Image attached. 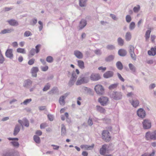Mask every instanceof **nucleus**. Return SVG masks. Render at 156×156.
Listing matches in <instances>:
<instances>
[{"instance_id": "obj_57", "label": "nucleus", "mask_w": 156, "mask_h": 156, "mask_svg": "<svg viewBox=\"0 0 156 156\" xmlns=\"http://www.w3.org/2000/svg\"><path fill=\"white\" fill-rule=\"evenodd\" d=\"M140 9V7L138 5V7H134L133 8V11L137 13L139 11Z\"/></svg>"}, {"instance_id": "obj_34", "label": "nucleus", "mask_w": 156, "mask_h": 156, "mask_svg": "<svg viewBox=\"0 0 156 156\" xmlns=\"http://www.w3.org/2000/svg\"><path fill=\"white\" fill-rule=\"evenodd\" d=\"M34 140L37 144H39L40 143L41 140L40 137L37 135H35L33 136Z\"/></svg>"}, {"instance_id": "obj_58", "label": "nucleus", "mask_w": 156, "mask_h": 156, "mask_svg": "<svg viewBox=\"0 0 156 156\" xmlns=\"http://www.w3.org/2000/svg\"><path fill=\"white\" fill-rule=\"evenodd\" d=\"M94 52L96 54L98 55H100L101 53V50L99 49L94 50Z\"/></svg>"}, {"instance_id": "obj_44", "label": "nucleus", "mask_w": 156, "mask_h": 156, "mask_svg": "<svg viewBox=\"0 0 156 156\" xmlns=\"http://www.w3.org/2000/svg\"><path fill=\"white\" fill-rule=\"evenodd\" d=\"M129 53L134 52V48L132 45H130L129 47Z\"/></svg>"}, {"instance_id": "obj_26", "label": "nucleus", "mask_w": 156, "mask_h": 156, "mask_svg": "<svg viewBox=\"0 0 156 156\" xmlns=\"http://www.w3.org/2000/svg\"><path fill=\"white\" fill-rule=\"evenodd\" d=\"M61 135L64 136L66 134V128L64 124H62L61 125Z\"/></svg>"}, {"instance_id": "obj_19", "label": "nucleus", "mask_w": 156, "mask_h": 156, "mask_svg": "<svg viewBox=\"0 0 156 156\" xmlns=\"http://www.w3.org/2000/svg\"><path fill=\"white\" fill-rule=\"evenodd\" d=\"M13 31L14 30L12 28L4 29L1 31L0 34H4L7 33H9Z\"/></svg>"}, {"instance_id": "obj_28", "label": "nucleus", "mask_w": 156, "mask_h": 156, "mask_svg": "<svg viewBox=\"0 0 156 156\" xmlns=\"http://www.w3.org/2000/svg\"><path fill=\"white\" fill-rule=\"evenodd\" d=\"M116 65L117 68L119 70H122L123 69V66L121 62H117L116 63Z\"/></svg>"}, {"instance_id": "obj_51", "label": "nucleus", "mask_w": 156, "mask_h": 156, "mask_svg": "<svg viewBox=\"0 0 156 156\" xmlns=\"http://www.w3.org/2000/svg\"><path fill=\"white\" fill-rule=\"evenodd\" d=\"M126 20L127 23H129L132 20L131 17L129 15H127L126 17Z\"/></svg>"}, {"instance_id": "obj_63", "label": "nucleus", "mask_w": 156, "mask_h": 156, "mask_svg": "<svg viewBox=\"0 0 156 156\" xmlns=\"http://www.w3.org/2000/svg\"><path fill=\"white\" fill-rule=\"evenodd\" d=\"M102 119L104 122L106 123H108L110 121V120L107 118H104Z\"/></svg>"}, {"instance_id": "obj_49", "label": "nucleus", "mask_w": 156, "mask_h": 156, "mask_svg": "<svg viewBox=\"0 0 156 156\" xmlns=\"http://www.w3.org/2000/svg\"><path fill=\"white\" fill-rule=\"evenodd\" d=\"M76 80H74V79L71 78L68 83L70 87H71L73 86Z\"/></svg>"}, {"instance_id": "obj_9", "label": "nucleus", "mask_w": 156, "mask_h": 156, "mask_svg": "<svg viewBox=\"0 0 156 156\" xmlns=\"http://www.w3.org/2000/svg\"><path fill=\"white\" fill-rule=\"evenodd\" d=\"M101 78L100 75L98 73H92L90 76V80L93 81H96L99 80Z\"/></svg>"}, {"instance_id": "obj_61", "label": "nucleus", "mask_w": 156, "mask_h": 156, "mask_svg": "<svg viewBox=\"0 0 156 156\" xmlns=\"http://www.w3.org/2000/svg\"><path fill=\"white\" fill-rule=\"evenodd\" d=\"M47 126L46 124L45 123H43L41 124L40 127L41 129H44L45 127Z\"/></svg>"}, {"instance_id": "obj_40", "label": "nucleus", "mask_w": 156, "mask_h": 156, "mask_svg": "<svg viewBox=\"0 0 156 156\" xmlns=\"http://www.w3.org/2000/svg\"><path fill=\"white\" fill-rule=\"evenodd\" d=\"M23 125L26 127L29 126V121L26 118L23 119Z\"/></svg>"}, {"instance_id": "obj_32", "label": "nucleus", "mask_w": 156, "mask_h": 156, "mask_svg": "<svg viewBox=\"0 0 156 156\" xmlns=\"http://www.w3.org/2000/svg\"><path fill=\"white\" fill-rule=\"evenodd\" d=\"M8 22L12 26L16 25L18 24L17 22L14 20H8Z\"/></svg>"}, {"instance_id": "obj_23", "label": "nucleus", "mask_w": 156, "mask_h": 156, "mask_svg": "<svg viewBox=\"0 0 156 156\" xmlns=\"http://www.w3.org/2000/svg\"><path fill=\"white\" fill-rule=\"evenodd\" d=\"M114 57L115 56L114 55H110L105 58V60L106 62H110L113 60L114 59Z\"/></svg>"}, {"instance_id": "obj_5", "label": "nucleus", "mask_w": 156, "mask_h": 156, "mask_svg": "<svg viewBox=\"0 0 156 156\" xmlns=\"http://www.w3.org/2000/svg\"><path fill=\"white\" fill-rule=\"evenodd\" d=\"M94 90L96 93L99 95H102L104 93V89L102 86L100 85H97L94 87Z\"/></svg>"}, {"instance_id": "obj_30", "label": "nucleus", "mask_w": 156, "mask_h": 156, "mask_svg": "<svg viewBox=\"0 0 156 156\" xmlns=\"http://www.w3.org/2000/svg\"><path fill=\"white\" fill-rule=\"evenodd\" d=\"M117 41L119 45L122 46L124 45V40L121 37H118Z\"/></svg>"}, {"instance_id": "obj_39", "label": "nucleus", "mask_w": 156, "mask_h": 156, "mask_svg": "<svg viewBox=\"0 0 156 156\" xmlns=\"http://www.w3.org/2000/svg\"><path fill=\"white\" fill-rule=\"evenodd\" d=\"M118 85V83H114L112 84L109 86L108 88L110 90L115 89L117 87Z\"/></svg>"}, {"instance_id": "obj_48", "label": "nucleus", "mask_w": 156, "mask_h": 156, "mask_svg": "<svg viewBox=\"0 0 156 156\" xmlns=\"http://www.w3.org/2000/svg\"><path fill=\"white\" fill-rule=\"evenodd\" d=\"M53 59L51 56H48L46 59V61L49 63H51L53 61Z\"/></svg>"}, {"instance_id": "obj_15", "label": "nucleus", "mask_w": 156, "mask_h": 156, "mask_svg": "<svg viewBox=\"0 0 156 156\" xmlns=\"http://www.w3.org/2000/svg\"><path fill=\"white\" fill-rule=\"evenodd\" d=\"M87 23V21L85 20L82 19L80 23L79 26V30L83 29L86 25Z\"/></svg>"}, {"instance_id": "obj_16", "label": "nucleus", "mask_w": 156, "mask_h": 156, "mask_svg": "<svg viewBox=\"0 0 156 156\" xmlns=\"http://www.w3.org/2000/svg\"><path fill=\"white\" fill-rule=\"evenodd\" d=\"M38 69L37 67H34L31 69L32 76L33 77H36L37 76V73L38 71Z\"/></svg>"}, {"instance_id": "obj_59", "label": "nucleus", "mask_w": 156, "mask_h": 156, "mask_svg": "<svg viewBox=\"0 0 156 156\" xmlns=\"http://www.w3.org/2000/svg\"><path fill=\"white\" fill-rule=\"evenodd\" d=\"M48 117L49 120L50 121H52L53 120V116L51 114H48Z\"/></svg>"}, {"instance_id": "obj_27", "label": "nucleus", "mask_w": 156, "mask_h": 156, "mask_svg": "<svg viewBox=\"0 0 156 156\" xmlns=\"http://www.w3.org/2000/svg\"><path fill=\"white\" fill-rule=\"evenodd\" d=\"M129 67L132 72L134 73L136 72V68L133 64L132 63H129Z\"/></svg>"}, {"instance_id": "obj_10", "label": "nucleus", "mask_w": 156, "mask_h": 156, "mask_svg": "<svg viewBox=\"0 0 156 156\" xmlns=\"http://www.w3.org/2000/svg\"><path fill=\"white\" fill-rule=\"evenodd\" d=\"M32 83V81L30 79H28L24 80L23 86L27 88H29Z\"/></svg>"}, {"instance_id": "obj_29", "label": "nucleus", "mask_w": 156, "mask_h": 156, "mask_svg": "<svg viewBox=\"0 0 156 156\" xmlns=\"http://www.w3.org/2000/svg\"><path fill=\"white\" fill-rule=\"evenodd\" d=\"M125 39L127 41L130 40L131 38V35L130 32H127L125 35Z\"/></svg>"}, {"instance_id": "obj_21", "label": "nucleus", "mask_w": 156, "mask_h": 156, "mask_svg": "<svg viewBox=\"0 0 156 156\" xmlns=\"http://www.w3.org/2000/svg\"><path fill=\"white\" fill-rule=\"evenodd\" d=\"M129 101L133 107L136 108L139 105V102L138 100H134L132 99L129 100Z\"/></svg>"}, {"instance_id": "obj_8", "label": "nucleus", "mask_w": 156, "mask_h": 156, "mask_svg": "<svg viewBox=\"0 0 156 156\" xmlns=\"http://www.w3.org/2000/svg\"><path fill=\"white\" fill-rule=\"evenodd\" d=\"M137 114L138 116L141 118H144L146 115L145 111L142 108H140L137 111Z\"/></svg>"}, {"instance_id": "obj_12", "label": "nucleus", "mask_w": 156, "mask_h": 156, "mask_svg": "<svg viewBox=\"0 0 156 156\" xmlns=\"http://www.w3.org/2000/svg\"><path fill=\"white\" fill-rule=\"evenodd\" d=\"M21 129V126L19 124H16L14 127L13 135L14 136H16L17 135L20 131Z\"/></svg>"}, {"instance_id": "obj_42", "label": "nucleus", "mask_w": 156, "mask_h": 156, "mask_svg": "<svg viewBox=\"0 0 156 156\" xmlns=\"http://www.w3.org/2000/svg\"><path fill=\"white\" fill-rule=\"evenodd\" d=\"M155 153V151L154 150L150 154L147 153H145L142 154L141 156H154Z\"/></svg>"}, {"instance_id": "obj_11", "label": "nucleus", "mask_w": 156, "mask_h": 156, "mask_svg": "<svg viewBox=\"0 0 156 156\" xmlns=\"http://www.w3.org/2000/svg\"><path fill=\"white\" fill-rule=\"evenodd\" d=\"M12 51V50L11 49H8L5 53L6 57L10 59H12L13 56Z\"/></svg>"}, {"instance_id": "obj_35", "label": "nucleus", "mask_w": 156, "mask_h": 156, "mask_svg": "<svg viewBox=\"0 0 156 156\" xmlns=\"http://www.w3.org/2000/svg\"><path fill=\"white\" fill-rule=\"evenodd\" d=\"M58 89L56 87H54L52 89L48 92L49 94H55L57 92H58Z\"/></svg>"}, {"instance_id": "obj_60", "label": "nucleus", "mask_w": 156, "mask_h": 156, "mask_svg": "<svg viewBox=\"0 0 156 156\" xmlns=\"http://www.w3.org/2000/svg\"><path fill=\"white\" fill-rule=\"evenodd\" d=\"M110 16L114 20H117L118 19V18L114 14H110Z\"/></svg>"}, {"instance_id": "obj_6", "label": "nucleus", "mask_w": 156, "mask_h": 156, "mask_svg": "<svg viewBox=\"0 0 156 156\" xmlns=\"http://www.w3.org/2000/svg\"><path fill=\"white\" fill-rule=\"evenodd\" d=\"M108 101V98L106 97L101 96L98 99V102L102 106H105L107 104Z\"/></svg>"}, {"instance_id": "obj_22", "label": "nucleus", "mask_w": 156, "mask_h": 156, "mask_svg": "<svg viewBox=\"0 0 156 156\" xmlns=\"http://www.w3.org/2000/svg\"><path fill=\"white\" fill-rule=\"evenodd\" d=\"M87 1L88 0H79V6L81 7H86Z\"/></svg>"}, {"instance_id": "obj_55", "label": "nucleus", "mask_w": 156, "mask_h": 156, "mask_svg": "<svg viewBox=\"0 0 156 156\" xmlns=\"http://www.w3.org/2000/svg\"><path fill=\"white\" fill-rule=\"evenodd\" d=\"M35 60L34 58H32L30 59L28 61V63L29 65H31L34 64V62Z\"/></svg>"}, {"instance_id": "obj_38", "label": "nucleus", "mask_w": 156, "mask_h": 156, "mask_svg": "<svg viewBox=\"0 0 156 156\" xmlns=\"http://www.w3.org/2000/svg\"><path fill=\"white\" fill-rule=\"evenodd\" d=\"M106 48L109 50H113L115 49V47L114 45L108 44L106 46Z\"/></svg>"}, {"instance_id": "obj_20", "label": "nucleus", "mask_w": 156, "mask_h": 156, "mask_svg": "<svg viewBox=\"0 0 156 156\" xmlns=\"http://www.w3.org/2000/svg\"><path fill=\"white\" fill-rule=\"evenodd\" d=\"M118 54L121 56L124 57L126 55L127 51L124 49H120L118 51Z\"/></svg>"}, {"instance_id": "obj_31", "label": "nucleus", "mask_w": 156, "mask_h": 156, "mask_svg": "<svg viewBox=\"0 0 156 156\" xmlns=\"http://www.w3.org/2000/svg\"><path fill=\"white\" fill-rule=\"evenodd\" d=\"M96 108L97 111L101 113H104L105 112V109L100 106L97 105L96 106Z\"/></svg>"}, {"instance_id": "obj_17", "label": "nucleus", "mask_w": 156, "mask_h": 156, "mask_svg": "<svg viewBox=\"0 0 156 156\" xmlns=\"http://www.w3.org/2000/svg\"><path fill=\"white\" fill-rule=\"evenodd\" d=\"M148 54L150 56H154L156 55V47L151 48V50L148 51Z\"/></svg>"}, {"instance_id": "obj_56", "label": "nucleus", "mask_w": 156, "mask_h": 156, "mask_svg": "<svg viewBox=\"0 0 156 156\" xmlns=\"http://www.w3.org/2000/svg\"><path fill=\"white\" fill-rule=\"evenodd\" d=\"M117 75L118 77L119 78V80H121L122 82H124V81L125 80L124 79L122 76L119 73H117Z\"/></svg>"}, {"instance_id": "obj_46", "label": "nucleus", "mask_w": 156, "mask_h": 156, "mask_svg": "<svg viewBox=\"0 0 156 156\" xmlns=\"http://www.w3.org/2000/svg\"><path fill=\"white\" fill-rule=\"evenodd\" d=\"M32 35V34L31 32L28 30L26 31L24 34V36L25 37H28Z\"/></svg>"}, {"instance_id": "obj_45", "label": "nucleus", "mask_w": 156, "mask_h": 156, "mask_svg": "<svg viewBox=\"0 0 156 156\" xmlns=\"http://www.w3.org/2000/svg\"><path fill=\"white\" fill-rule=\"evenodd\" d=\"M135 24L134 22H132L129 24V29L130 30H133L135 27Z\"/></svg>"}, {"instance_id": "obj_64", "label": "nucleus", "mask_w": 156, "mask_h": 156, "mask_svg": "<svg viewBox=\"0 0 156 156\" xmlns=\"http://www.w3.org/2000/svg\"><path fill=\"white\" fill-rule=\"evenodd\" d=\"M88 125L90 126H91L93 124V122L92 119L90 118H89L88 121Z\"/></svg>"}, {"instance_id": "obj_25", "label": "nucleus", "mask_w": 156, "mask_h": 156, "mask_svg": "<svg viewBox=\"0 0 156 156\" xmlns=\"http://www.w3.org/2000/svg\"><path fill=\"white\" fill-rule=\"evenodd\" d=\"M94 145L91 146H89L87 145H82L80 146V147L82 149H84L86 150H90V148H93Z\"/></svg>"}, {"instance_id": "obj_36", "label": "nucleus", "mask_w": 156, "mask_h": 156, "mask_svg": "<svg viewBox=\"0 0 156 156\" xmlns=\"http://www.w3.org/2000/svg\"><path fill=\"white\" fill-rule=\"evenodd\" d=\"M151 32V31L150 30H148L146 31L145 35V37L146 41L147 40L149 39Z\"/></svg>"}, {"instance_id": "obj_7", "label": "nucleus", "mask_w": 156, "mask_h": 156, "mask_svg": "<svg viewBox=\"0 0 156 156\" xmlns=\"http://www.w3.org/2000/svg\"><path fill=\"white\" fill-rule=\"evenodd\" d=\"M143 128L144 129H150L151 127V122L148 119H145L143 122Z\"/></svg>"}, {"instance_id": "obj_24", "label": "nucleus", "mask_w": 156, "mask_h": 156, "mask_svg": "<svg viewBox=\"0 0 156 156\" xmlns=\"http://www.w3.org/2000/svg\"><path fill=\"white\" fill-rule=\"evenodd\" d=\"M78 65L80 68L81 69H83L84 68L85 66L84 65V62L80 60H79L77 61Z\"/></svg>"}, {"instance_id": "obj_18", "label": "nucleus", "mask_w": 156, "mask_h": 156, "mask_svg": "<svg viewBox=\"0 0 156 156\" xmlns=\"http://www.w3.org/2000/svg\"><path fill=\"white\" fill-rule=\"evenodd\" d=\"M107 145L106 144H104L102 146L101 148L100 149V153L102 155H105L106 151Z\"/></svg>"}, {"instance_id": "obj_41", "label": "nucleus", "mask_w": 156, "mask_h": 156, "mask_svg": "<svg viewBox=\"0 0 156 156\" xmlns=\"http://www.w3.org/2000/svg\"><path fill=\"white\" fill-rule=\"evenodd\" d=\"M65 98H62L61 96L59 99V102L60 104L61 105H64L65 103Z\"/></svg>"}, {"instance_id": "obj_52", "label": "nucleus", "mask_w": 156, "mask_h": 156, "mask_svg": "<svg viewBox=\"0 0 156 156\" xmlns=\"http://www.w3.org/2000/svg\"><path fill=\"white\" fill-rule=\"evenodd\" d=\"M77 76L76 74L74 72H73L72 74V76L71 78L76 80L77 79Z\"/></svg>"}, {"instance_id": "obj_2", "label": "nucleus", "mask_w": 156, "mask_h": 156, "mask_svg": "<svg viewBox=\"0 0 156 156\" xmlns=\"http://www.w3.org/2000/svg\"><path fill=\"white\" fill-rule=\"evenodd\" d=\"M89 79L87 76L82 77L80 76L78 78V80L76 83V85H80L82 84L87 83L89 82Z\"/></svg>"}, {"instance_id": "obj_54", "label": "nucleus", "mask_w": 156, "mask_h": 156, "mask_svg": "<svg viewBox=\"0 0 156 156\" xmlns=\"http://www.w3.org/2000/svg\"><path fill=\"white\" fill-rule=\"evenodd\" d=\"M31 101L32 99L31 98L29 99H27L25 100L23 103H21V104H22L23 103L24 105H27V103Z\"/></svg>"}, {"instance_id": "obj_53", "label": "nucleus", "mask_w": 156, "mask_h": 156, "mask_svg": "<svg viewBox=\"0 0 156 156\" xmlns=\"http://www.w3.org/2000/svg\"><path fill=\"white\" fill-rule=\"evenodd\" d=\"M11 143L15 147H18L19 146V144L18 142L12 141L11 142Z\"/></svg>"}, {"instance_id": "obj_62", "label": "nucleus", "mask_w": 156, "mask_h": 156, "mask_svg": "<svg viewBox=\"0 0 156 156\" xmlns=\"http://www.w3.org/2000/svg\"><path fill=\"white\" fill-rule=\"evenodd\" d=\"M102 119L104 122L106 123H108L110 121V120L107 118H104Z\"/></svg>"}, {"instance_id": "obj_1", "label": "nucleus", "mask_w": 156, "mask_h": 156, "mask_svg": "<svg viewBox=\"0 0 156 156\" xmlns=\"http://www.w3.org/2000/svg\"><path fill=\"white\" fill-rule=\"evenodd\" d=\"M110 97L115 100H118L122 99V93L116 91H114L110 94Z\"/></svg>"}, {"instance_id": "obj_4", "label": "nucleus", "mask_w": 156, "mask_h": 156, "mask_svg": "<svg viewBox=\"0 0 156 156\" xmlns=\"http://www.w3.org/2000/svg\"><path fill=\"white\" fill-rule=\"evenodd\" d=\"M146 137L148 140L149 139L153 140H156V130H154L152 132H147L146 133Z\"/></svg>"}, {"instance_id": "obj_13", "label": "nucleus", "mask_w": 156, "mask_h": 156, "mask_svg": "<svg viewBox=\"0 0 156 156\" xmlns=\"http://www.w3.org/2000/svg\"><path fill=\"white\" fill-rule=\"evenodd\" d=\"M114 75L113 71H108L106 72L103 75V76L106 78H108L112 77Z\"/></svg>"}, {"instance_id": "obj_43", "label": "nucleus", "mask_w": 156, "mask_h": 156, "mask_svg": "<svg viewBox=\"0 0 156 156\" xmlns=\"http://www.w3.org/2000/svg\"><path fill=\"white\" fill-rule=\"evenodd\" d=\"M16 51L18 53H20L22 54H25L26 51L24 49L22 48H18L16 50Z\"/></svg>"}, {"instance_id": "obj_33", "label": "nucleus", "mask_w": 156, "mask_h": 156, "mask_svg": "<svg viewBox=\"0 0 156 156\" xmlns=\"http://www.w3.org/2000/svg\"><path fill=\"white\" fill-rule=\"evenodd\" d=\"M35 49L32 48L30 50L28 55L29 58H31L35 55Z\"/></svg>"}, {"instance_id": "obj_50", "label": "nucleus", "mask_w": 156, "mask_h": 156, "mask_svg": "<svg viewBox=\"0 0 156 156\" xmlns=\"http://www.w3.org/2000/svg\"><path fill=\"white\" fill-rule=\"evenodd\" d=\"M130 56L132 59L134 61H136V55L135 52L133 53H129Z\"/></svg>"}, {"instance_id": "obj_14", "label": "nucleus", "mask_w": 156, "mask_h": 156, "mask_svg": "<svg viewBox=\"0 0 156 156\" xmlns=\"http://www.w3.org/2000/svg\"><path fill=\"white\" fill-rule=\"evenodd\" d=\"M74 54L75 56L79 59H82L83 58V55L82 52L78 50H75L74 51Z\"/></svg>"}, {"instance_id": "obj_37", "label": "nucleus", "mask_w": 156, "mask_h": 156, "mask_svg": "<svg viewBox=\"0 0 156 156\" xmlns=\"http://www.w3.org/2000/svg\"><path fill=\"white\" fill-rule=\"evenodd\" d=\"M51 85L49 83H48L44 87L43 89V91H46L49 90L50 87Z\"/></svg>"}, {"instance_id": "obj_47", "label": "nucleus", "mask_w": 156, "mask_h": 156, "mask_svg": "<svg viewBox=\"0 0 156 156\" xmlns=\"http://www.w3.org/2000/svg\"><path fill=\"white\" fill-rule=\"evenodd\" d=\"M41 47V45L40 44H38L35 46V51L36 53H37L39 52L40 50V48Z\"/></svg>"}, {"instance_id": "obj_3", "label": "nucleus", "mask_w": 156, "mask_h": 156, "mask_svg": "<svg viewBox=\"0 0 156 156\" xmlns=\"http://www.w3.org/2000/svg\"><path fill=\"white\" fill-rule=\"evenodd\" d=\"M110 133L107 130H104L102 133L103 139L106 142L109 141L111 139V137L109 135Z\"/></svg>"}]
</instances>
